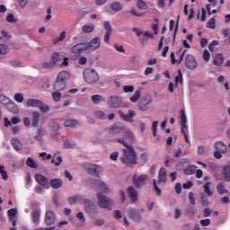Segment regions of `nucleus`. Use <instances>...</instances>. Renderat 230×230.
Returning <instances> with one entry per match:
<instances>
[{"mask_svg": "<svg viewBox=\"0 0 230 230\" xmlns=\"http://www.w3.org/2000/svg\"><path fill=\"white\" fill-rule=\"evenodd\" d=\"M40 118V113L39 111L32 112V127H39Z\"/></svg>", "mask_w": 230, "mask_h": 230, "instance_id": "38", "label": "nucleus"}, {"mask_svg": "<svg viewBox=\"0 0 230 230\" xmlns=\"http://www.w3.org/2000/svg\"><path fill=\"white\" fill-rule=\"evenodd\" d=\"M84 80L89 85H95L98 82H100V74L93 68H86L84 71Z\"/></svg>", "mask_w": 230, "mask_h": 230, "instance_id": "3", "label": "nucleus"}, {"mask_svg": "<svg viewBox=\"0 0 230 230\" xmlns=\"http://www.w3.org/2000/svg\"><path fill=\"white\" fill-rule=\"evenodd\" d=\"M83 204L85 213H87L91 218H96V217H98V207L94 201L90 199H83Z\"/></svg>", "mask_w": 230, "mask_h": 230, "instance_id": "4", "label": "nucleus"}, {"mask_svg": "<svg viewBox=\"0 0 230 230\" xmlns=\"http://www.w3.org/2000/svg\"><path fill=\"white\" fill-rule=\"evenodd\" d=\"M103 26L106 31L104 35V42L109 44L111 42V35L112 34V26L111 25V22H105Z\"/></svg>", "mask_w": 230, "mask_h": 230, "instance_id": "17", "label": "nucleus"}, {"mask_svg": "<svg viewBox=\"0 0 230 230\" xmlns=\"http://www.w3.org/2000/svg\"><path fill=\"white\" fill-rule=\"evenodd\" d=\"M55 66L53 65L52 61L50 62H43L41 64V69H53Z\"/></svg>", "mask_w": 230, "mask_h": 230, "instance_id": "50", "label": "nucleus"}, {"mask_svg": "<svg viewBox=\"0 0 230 230\" xmlns=\"http://www.w3.org/2000/svg\"><path fill=\"white\" fill-rule=\"evenodd\" d=\"M50 186L54 190H58V188H62V180L60 179H54L50 181Z\"/></svg>", "mask_w": 230, "mask_h": 230, "instance_id": "37", "label": "nucleus"}, {"mask_svg": "<svg viewBox=\"0 0 230 230\" xmlns=\"http://www.w3.org/2000/svg\"><path fill=\"white\" fill-rule=\"evenodd\" d=\"M35 179L40 186H46L48 184V178L42 174H36Z\"/></svg>", "mask_w": 230, "mask_h": 230, "instance_id": "29", "label": "nucleus"}, {"mask_svg": "<svg viewBox=\"0 0 230 230\" xmlns=\"http://www.w3.org/2000/svg\"><path fill=\"white\" fill-rule=\"evenodd\" d=\"M159 178H158V184H163V182H166L167 179V172L164 167H162L159 171Z\"/></svg>", "mask_w": 230, "mask_h": 230, "instance_id": "25", "label": "nucleus"}, {"mask_svg": "<svg viewBox=\"0 0 230 230\" xmlns=\"http://www.w3.org/2000/svg\"><path fill=\"white\" fill-rule=\"evenodd\" d=\"M52 98L54 102H60V99L62 98V93L55 92L52 93Z\"/></svg>", "mask_w": 230, "mask_h": 230, "instance_id": "57", "label": "nucleus"}, {"mask_svg": "<svg viewBox=\"0 0 230 230\" xmlns=\"http://www.w3.org/2000/svg\"><path fill=\"white\" fill-rule=\"evenodd\" d=\"M123 157L120 158L121 163L123 164H127V166H132L134 164H137V153L134 146H128L122 149Z\"/></svg>", "mask_w": 230, "mask_h": 230, "instance_id": "1", "label": "nucleus"}, {"mask_svg": "<svg viewBox=\"0 0 230 230\" xmlns=\"http://www.w3.org/2000/svg\"><path fill=\"white\" fill-rule=\"evenodd\" d=\"M159 125V121L155 120L153 122L152 130H153V136L155 137L157 136V126Z\"/></svg>", "mask_w": 230, "mask_h": 230, "instance_id": "55", "label": "nucleus"}, {"mask_svg": "<svg viewBox=\"0 0 230 230\" xmlns=\"http://www.w3.org/2000/svg\"><path fill=\"white\" fill-rule=\"evenodd\" d=\"M80 200H82V196H73L67 199V202L71 206H73L74 204H76V202H80Z\"/></svg>", "mask_w": 230, "mask_h": 230, "instance_id": "43", "label": "nucleus"}, {"mask_svg": "<svg viewBox=\"0 0 230 230\" xmlns=\"http://www.w3.org/2000/svg\"><path fill=\"white\" fill-rule=\"evenodd\" d=\"M209 58H211V54H209V51L208 49H205L203 52V59L206 62H209Z\"/></svg>", "mask_w": 230, "mask_h": 230, "instance_id": "61", "label": "nucleus"}, {"mask_svg": "<svg viewBox=\"0 0 230 230\" xmlns=\"http://www.w3.org/2000/svg\"><path fill=\"white\" fill-rule=\"evenodd\" d=\"M128 217L134 222H141V212L136 208H129L128 209Z\"/></svg>", "mask_w": 230, "mask_h": 230, "instance_id": "18", "label": "nucleus"}, {"mask_svg": "<svg viewBox=\"0 0 230 230\" xmlns=\"http://www.w3.org/2000/svg\"><path fill=\"white\" fill-rule=\"evenodd\" d=\"M217 190L218 192V195H224V193H229V191L226 189V185L224 182H219L217 186Z\"/></svg>", "mask_w": 230, "mask_h": 230, "instance_id": "40", "label": "nucleus"}, {"mask_svg": "<svg viewBox=\"0 0 230 230\" xmlns=\"http://www.w3.org/2000/svg\"><path fill=\"white\" fill-rule=\"evenodd\" d=\"M188 166H190V160L181 159L177 164V169L180 171H184L186 168H188Z\"/></svg>", "mask_w": 230, "mask_h": 230, "instance_id": "32", "label": "nucleus"}, {"mask_svg": "<svg viewBox=\"0 0 230 230\" xmlns=\"http://www.w3.org/2000/svg\"><path fill=\"white\" fill-rule=\"evenodd\" d=\"M7 215L9 217V222L15 227V226H17V208L9 209Z\"/></svg>", "mask_w": 230, "mask_h": 230, "instance_id": "20", "label": "nucleus"}, {"mask_svg": "<svg viewBox=\"0 0 230 230\" xmlns=\"http://www.w3.org/2000/svg\"><path fill=\"white\" fill-rule=\"evenodd\" d=\"M186 213L189 217H195V214L197 212L195 211V208H193V207H190L186 209Z\"/></svg>", "mask_w": 230, "mask_h": 230, "instance_id": "60", "label": "nucleus"}, {"mask_svg": "<svg viewBox=\"0 0 230 230\" xmlns=\"http://www.w3.org/2000/svg\"><path fill=\"white\" fill-rule=\"evenodd\" d=\"M84 51H88L86 43H78L71 49V53L74 55H82Z\"/></svg>", "mask_w": 230, "mask_h": 230, "instance_id": "14", "label": "nucleus"}, {"mask_svg": "<svg viewBox=\"0 0 230 230\" xmlns=\"http://www.w3.org/2000/svg\"><path fill=\"white\" fill-rule=\"evenodd\" d=\"M215 148L217 152H221L222 154L227 153V146L223 141H218L215 144Z\"/></svg>", "mask_w": 230, "mask_h": 230, "instance_id": "24", "label": "nucleus"}, {"mask_svg": "<svg viewBox=\"0 0 230 230\" xmlns=\"http://www.w3.org/2000/svg\"><path fill=\"white\" fill-rule=\"evenodd\" d=\"M11 143L16 152L22 150V143L18 138H12Z\"/></svg>", "mask_w": 230, "mask_h": 230, "instance_id": "30", "label": "nucleus"}, {"mask_svg": "<svg viewBox=\"0 0 230 230\" xmlns=\"http://www.w3.org/2000/svg\"><path fill=\"white\" fill-rule=\"evenodd\" d=\"M105 224V219L94 217L93 226L100 227Z\"/></svg>", "mask_w": 230, "mask_h": 230, "instance_id": "52", "label": "nucleus"}, {"mask_svg": "<svg viewBox=\"0 0 230 230\" xmlns=\"http://www.w3.org/2000/svg\"><path fill=\"white\" fill-rule=\"evenodd\" d=\"M132 182L136 188H143V186H146L148 182V175L141 174L137 176V174L133 175Z\"/></svg>", "mask_w": 230, "mask_h": 230, "instance_id": "9", "label": "nucleus"}, {"mask_svg": "<svg viewBox=\"0 0 230 230\" xmlns=\"http://www.w3.org/2000/svg\"><path fill=\"white\" fill-rule=\"evenodd\" d=\"M10 99H8L6 96L0 95V103H2V105H7L10 103Z\"/></svg>", "mask_w": 230, "mask_h": 230, "instance_id": "54", "label": "nucleus"}, {"mask_svg": "<svg viewBox=\"0 0 230 230\" xmlns=\"http://www.w3.org/2000/svg\"><path fill=\"white\" fill-rule=\"evenodd\" d=\"M32 220H33L34 224H39V221L40 220V210L33 211Z\"/></svg>", "mask_w": 230, "mask_h": 230, "instance_id": "47", "label": "nucleus"}, {"mask_svg": "<svg viewBox=\"0 0 230 230\" xmlns=\"http://www.w3.org/2000/svg\"><path fill=\"white\" fill-rule=\"evenodd\" d=\"M182 72L181 70L178 71V75L175 77L176 84H182Z\"/></svg>", "mask_w": 230, "mask_h": 230, "instance_id": "63", "label": "nucleus"}, {"mask_svg": "<svg viewBox=\"0 0 230 230\" xmlns=\"http://www.w3.org/2000/svg\"><path fill=\"white\" fill-rule=\"evenodd\" d=\"M136 137H134V133L132 131H125L122 135V138H117L116 142L119 143V145H123L125 148L128 146H132Z\"/></svg>", "mask_w": 230, "mask_h": 230, "instance_id": "6", "label": "nucleus"}, {"mask_svg": "<svg viewBox=\"0 0 230 230\" xmlns=\"http://www.w3.org/2000/svg\"><path fill=\"white\" fill-rule=\"evenodd\" d=\"M107 115H105V112L99 111L95 112V118H98V119H105Z\"/></svg>", "mask_w": 230, "mask_h": 230, "instance_id": "56", "label": "nucleus"}, {"mask_svg": "<svg viewBox=\"0 0 230 230\" xmlns=\"http://www.w3.org/2000/svg\"><path fill=\"white\" fill-rule=\"evenodd\" d=\"M5 21H6L7 22H11V23H13V24H15V22H18V20L15 19V15H13V13H8V15H7L6 18H5Z\"/></svg>", "mask_w": 230, "mask_h": 230, "instance_id": "48", "label": "nucleus"}, {"mask_svg": "<svg viewBox=\"0 0 230 230\" xmlns=\"http://www.w3.org/2000/svg\"><path fill=\"white\" fill-rule=\"evenodd\" d=\"M78 125V121L76 119H67L65 121V127L75 128Z\"/></svg>", "mask_w": 230, "mask_h": 230, "instance_id": "44", "label": "nucleus"}, {"mask_svg": "<svg viewBox=\"0 0 230 230\" xmlns=\"http://www.w3.org/2000/svg\"><path fill=\"white\" fill-rule=\"evenodd\" d=\"M107 103L111 109H119V107H121L123 102H121V99L119 97L111 96L107 101Z\"/></svg>", "mask_w": 230, "mask_h": 230, "instance_id": "12", "label": "nucleus"}, {"mask_svg": "<svg viewBox=\"0 0 230 230\" xmlns=\"http://www.w3.org/2000/svg\"><path fill=\"white\" fill-rule=\"evenodd\" d=\"M84 169L90 175H99V173H100V172H98V170H100V165H98V164H85L84 165Z\"/></svg>", "mask_w": 230, "mask_h": 230, "instance_id": "15", "label": "nucleus"}, {"mask_svg": "<svg viewBox=\"0 0 230 230\" xmlns=\"http://www.w3.org/2000/svg\"><path fill=\"white\" fill-rule=\"evenodd\" d=\"M62 60H64V56L57 52H54L50 58V62H52L54 66L58 64V62H62Z\"/></svg>", "mask_w": 230, "mask_h": 230, "instance_id": "26", "label": "nucleus"}, {"mask_svg": "<svg viewBox=\"0 0 230 230\" xmlns=\"http://www.w3.org/2000/svg\"><path fill=\"white\" fill-rule=\"evenodd\" d=\"M91 100H92V103H93V105H100V103H102V102H105V98H103V96H102L100 94L93 95L91 97Z\"/></svg>", "mask_w": 230, "mask_h": 230, "instance_id": "33", "label": "nucleus"}, {"mask_svg": "<svg viewBox=\"0 0 230 230\" xmlns=\"http://www.w3.org/2000/svg\"><path fill=\"white\" fill-rule=\"evenodd\" d=\"M45 135H46V130L42 128H40L38 130L37 136L34 137V139L36 141H39L40 145H42L43 143L42 137H44Z\"/></svg>", "mask_w": 230, "mask_h": 230, "instance_id": "34", "label": "nucleus"}, {"mask_svg": "<svg viewBox=\"0 0 230 230\" xmlns=\"http://www.w3.org/2000/svg\"><path fill=\"white\" fill-rule=\"evenodd\" d=\"M200 200H201L202 206H205V207L209 206V200L206 199V194L204 193L200 194Z\"/></svg>", "mask_w": 230, "mask_h": 230, "instance_id": "53", "label": "nucleus"}, {"mask_svg": "<svg viewBox=\"0 0 230 230\" xmlns=\"http://www.w3.org/2000/svg\"><path fill=\"white\" fill-rule=\"evenodd\" d=\"M27 107H37L40 112H49V106L37 99H29Z\"/></svg>", "mask_w": 230, "mask_h": 230, "instance_id": "7", "label": "nucleus"}, {"mask_svg": "<svg viewBox=\"0 0 230 230\" xmlns=\"http://www.w3.org/2000/svg\"><path fill=\"white\" fill-rule=\"evenodd\" d=\"M139 98H141V91L137 90L135 92L134 96L130 97V102H132L133 103H136V102H137Z\"/></svg>", "mask_w": 230, "mask_h": 230, "instance_id": "49", "label": "nucleus"}, {"mask_svg": "<svg viewBox=\"0 0 230 230\" xmlns=\"http://www.w3.org/2000/svg\"><path fill=\"white\" fill-rule=\"evenodd\" d=\"M124 93H134V86L126 85L123 87Z\"/></svg>", "mask_w": 230, "mask_h": 230, "instance_id": "64", "label": "nucleus"}, {"mask_svg": "<svg viewBox=\"0 0 230 230\" xmlns=\"http://www.w3.org/2000/svg\"><path fill=\"white\" fill-rule=\"evenodd\" d=\"M119 116L124 120L128 121V123H133L134 118L136 116V111L134 110H128V114L123 113V111H119Z\"/></svg>", "mask_w": 230, "mask_h": 230, "instance_id": "13", "label": "nucleus"}, {"mask_svg": "<svg viewBox=\"0 0 230 230\" xmlns=\"http://www.w3.org/2000/svg\"><path fill=\"white\" fill-rule=\"evenodd\" d=\"M224 64V55L217 54L214 59V66H220Z\"/></svg>", "mask_w": 230, "mask_h": 230, "instance_id": "39", "label": "nucleus"}, {"mask_svg": "<svg viewBox=\"0 0 230 230\" xmlns=\"http://www.w3.org/2000/svg\"><path fill=\"white\" fill-rule=\"evenodd\" d=\"M125 129V124L122 122H116L111 128V134H121Z\"/></svg>", "mask_w": 230, "mask_h": 230, "instance_id": "19", "label": "nucleus"}, {"mask_svg": "<svg viewBox=\"0 0 230 230\" xmlns=\"http://www.w3.org/2000/svg\"><path fill=\"white\" fill-rule=\"evenodd\" d=\"M57 78L67 84V81L71 78V74L68 71H62L58 75Z\"/></svg>", "mask_w": 230, "mask_h": 230, "instance_id": "22", "label": "nucleus"}, {"mask_svg": "<svg viewBox=\"0 0 230 230\" xmlns=\"http://www.w3.org/2000/svg\"><path fill=\"white\" fill-rule=\"evenodd\" d=\"M223 176L226 182H230V163L223 167Z\"/></svg>", "mask_w": 230, "mask_h": 230, "instance_id": "28", "label": "nucleus"}, {"mask_svg": "<svg viewBox=\"0 0 230 230\" xmlns=\"http://www.w3.org/2000/svg\"><path fill=\"white\" fill-rule=\"evenodd\" d=\"M199 63H197V59H195V57L193 55L188 54L185 57V67H187V69L193 71L197 69Z\"/></svg>", "mask_w": 230, "mask_h": 230, "instance_id": "10", "label": "nucleus"}, {"mask_svg": "<svg viewBox=\"0 0 230 230\" xmlns=\"http://www.w3.org/2000/svg\"><path fill=\"white\" fill-rule=\"evenodd\" d=\"M85 44L88 51H96V49H99V48L102 46V40L100 37H96Z\"/></svg>", "mask_w": 230, "mask_h": 230, "instance_id": "11", "label": "nucleus"}, {"mask_svg": "<svg viewBox=\"0 0 230 230\" xmlns=\"http://www.w3.org/2000/svg\"><path fill=\"white\" fill-rule=\"evenodd\" d=\"M6 108L10 112H13V114H19V107H17L14 102H12V101L6 105Z\"/></svg>", "mask_w": 230, "mask_h": 230, "instance_id": "35", "label": "nucleus"}, {"mask_svg": "<svg viewBox=\"0 0 230 230\" xmlns=\"http://www.w3.org/2000/svg\"><path fill=\"white\" fill-rule=\"evenodd\" d=\"M211 186V182L208 181L204 186V191L208 197H213V191H211V189L209 188Z\"/></svg>", "mask_w": 230, "mask_h": 230, "instance_id": "46", "label": "nucleus"}, {"mask_svg": "<svg viewBox=\"0 0 230 230\" xmlns=\"http://www.w3.org/2000/svg\"><path fill=\"white\" fill-rule=\"evenodd\" d=\"M0 173L4 181L8 179V174L5 172L4 165H0Z\"/></svg>", "mask_w": 230, "mask_h": 230, "instance_id": "62", "label": "nucleus"}, {"mask_svg": "<svg viewBox=\"0 0 230 230\" xmlns=\"http://www.w3.org/2000/svg\"><path fill=\"white\" fill-rule=\"evenodd\" d=\"M14 100H16L18 103H22L24 102V96L22 93H16L14 95Z\"/></svg>", "mask_w": 230, "mask_h": 230, "instance_id": "59", "label": "nucleus"}, {"mask_svg": "<svg viewBox=\"0 0 230 230\" xmlns=\"http://www.w3.org/2000/svg\"><path fill=\"white\" fill-rule=\"evenodd\" d=\"M97 197V205L101 209H108V211H112V206L114 205V202H112V199L109 197H107L105 194L102 192H98L96 194Z\"/></svg>", "mask_w": 230, "mask_h": 230, "instance_id": "2", "label": "nucleus"}, {"mask_svg": "<svg viewBox=\"0 0 230 230\" xmlns=\"http://www.w3.org/2000/svg\"><path fill=\"white\" fill-rule=\"evenodd\" d=\"M96 30L94 23L85 24L82 27L83 33H93Z\"/></svg>", "mask_w": 230, "mask_h": 230, "instance_id": "31", "label": "nucleus"}, {"mask_svg": "<svg viewBox=\"0 0 230 230\" xmlns=\"http://www.w3.org/2000/svg\"><path fill=\"white\" fill-rule=\"evenodd\" d=\"M111 8L113 10V12H121V10H123V5L119 2H113L111 4Z\"/></svg>", "mask_w": 230, "mask_h": 230, "instance_id": "42", "label": "nucleus"}, {"mask_svg": "<svg viewBox=\"0 0 230 230\" xmlns=\"http://www.w3.org/2000/svg\"><path fill=\"white\" fill-rule=\"evenodd\" d=\"M128 195L130 198L131 202H137L138 200V195H137V190H136V188H134V186H129L128 188Z\"/></svg>", "mask_w": 230, "mask_h": 230, "instance_id": "21", "label": "nucleus"}, {"mask_svg": "<svg viewBox=\"0 0 230 230\" xmlns=\"http://www.w3.org/2000/svg\"><path fill=\"white\" fill-rule=\"evenodd\" d=\"M207 28H210L211 30H215V28H217V23H216V19L215 18H211L207 22Z\"/></svg>", "mask_w": 230, "mask_h": 230, "instance_id": "51", "label": "nucleus"}, {"mask_svg": "<svg viewBox=\"0 0 230 230\" xmlns=\"http://www.w3.org/2000/svg\"><path fill=\"white\" fill-rule=\"evenodd\" d=\"M57 220V216L53 212V210H49L45 214V224L46 226H53L55 221Z\"/></svg>", "mask_w": 230, "mask_h": 230, "instance_id": "16", "label": "nucleus"}, {"mask_svg": "<svg viewBox=\"0 0 230 230\" xmlns=\"http://www.w3.org/2000/svg\"><path fill=\"white\" fill-rule=\"evenodd\" d=\"M67 37V32L66 31H63L58 38H56L52 40L53 44H58V42H62L63 40H66V38Z\"/></svg>", "mask_w": 230, "mask_h": 230, "instance_id": "36", "label": "nucleus"}, {"mask_svg": "<svg viewBox=\"0 0 230 230\" xmlns=\"http://www.w3.org/2000/svg\"><path fill=\"white\" fill-rule=\"evenodd\" d=\"M199 224L203 226V227H208V226L211 225V219L207 218V219H201L199 221Z\"/></svg>", "mask_w": 230, "mask_h": 230, "instance_id": "58", "label": "nucleus"}, {"mask_svg": "<svg viewBox=\"0 0 230 230\" xmlns=\"http://www.w3.org/2000/svg\"><path fill=\"white\" fill-rule=\"evenodd\" d=\"M67 84L66 83H64L63 81H60V79H56V82L53 85V89L56 92H60V91H64V89H66V86Z\"/></svg>", "mask_w": 230, "mask_h": 230, "instance_id": "23", "label": "nucleus"}, {"mask_svg": "<svg viewBox=\"0 0 230 230\" xmlns=\"http://www.w3.org/2000/svg\"><path fill=\"white\" fill-rule=\"evenodd\" d=\"M152 96L150 94L144 95L138 103V109L141 111V112H146L150 110V107L148 106L149 103H152Z\"/></svg>", "mask_w": 230, "mask_h": 230, "instance_id": "8", "label": "nucleus"}, {"mask_svg": "<svg viewBox=\"0 0 230 230\" xmlns=\"http://www.w3.org/2000/svg\"><path fill=\"white\" fill-rule=\"evenodd\" d=\"M26 164L27 166H29V168H39V165L37 164V162L35 160H33V158L29 157L26 161Z\"/></svg>", "mask_w": 230, "mask_h": 230, "instance_id": "45", "label": "nucleus"}, {"mask_svg": "<svg viewBox=\"0 0 230 230\" xmlns=\"http://www.w3.org/2000/svg\"><path fill=\"white\" fill-rule=\"evenodd\" d=\"M86 183L92 187L93 190H101L103 193H110L111 189L109 185L103 182L102 180L88 179Z\"/></svg>", "mask_w": 230, "mask_h": 230, "instance_id": "5", "label": "nucleus"}, {"mask_svg": "<svg viewBox=\"0 0 230 230\" xmlns=\"http://www.w3.org/2000/svg\"><path fill=\"white\" fill-rule=\"evenodd\" d=\"M181 130H184V128H188V118L186 117V111L184 110H181Z\"/></svg>", "mask_w": 230, "mask_h": 230, "instance_id": "27", "label": "nucleus"}, {"mask_svg": "<svg viewBox=\"0 0 230 230\" xmlns=\"http://www.w3.org/2000/svg\"><path fill=\"white\" fill-rule=\"evenodd\" d=\"M195 170H197V166L195 165H190L189 164V166L186 167L183 172L185 173V175H193V173H195Z\"/></svg>", "mask_w": 230, "mask_h": 230, "instance_id": "41", "label": "nucleus"}]
</instances>
